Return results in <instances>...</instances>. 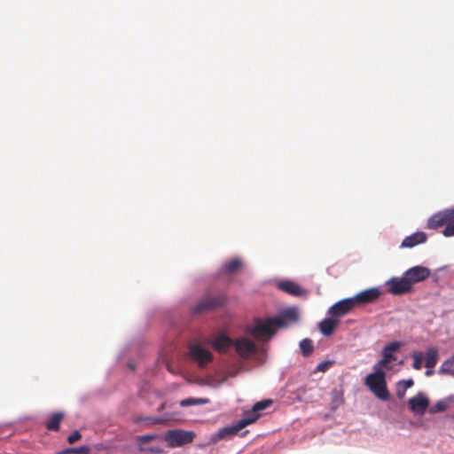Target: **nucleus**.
<instances>
[{
  "instance_id": "obj_20",
  "label": "nucleus",
  "mask_w": 454,
  "mask_h": 454,
  "mask_svg": "<svg viewBox=\"0 0 454 454\" xmlns=\"http://www.w3.org/2000/svg\"><path fill=\"white\" fill-rule=\"evenodd\" d=\"M439 350L436 347H429L424 354L425 366L427 369L434 368L438 362Z\"/></svg>"
},
{
  "instance_id": "obj_1",
  "label": "nucleus",
  "mask_w": 454,
  "mask_h": 454,
  "mask_svg": "<svg viewBox=\"0 0 454 454\" xmlns=\"http://www.w3.org/2000/svg\"><path fill=\"white\" fill-rule=\"evenodd\" d=\"M272 403V401L270 399H265L260 402H257L254 404L253 408L245 412L244 416L241 419L237 421L236 424H234L231 427H224L221 429L218 432V435L220 438H223L227 434H236L239 431L246 427L247 426L255 422L259 417V411H263L270 407Z\"/></svg>"
},
{
  "instance_id": "obj_27",
  "label": "nucleus",
  "mask_w": 454,
  "mask_h": 454,
  "mask_svg": "<svg viewBox=\"0 0 454 454\" xmlns=\"http://www.w3.org/2000/svg\"><path fill=\"white\" fill-rule=\"evenodd\" d=\"M413 359L412 368L415 370H420L422 368V361L424 358V353L419 351H414L411 354Z\"/></svg>"
},
{
  "instance_id": "obj_9",
  "label": "nucleus",
  "mask_w": 454,
  "mask_h": 454,
  "mask_svg": "<svg viewBox=\"0 0 454 454\" xmlns=\"http://www.w3.org/2000/svg\"><path fill=\"white\" fill-rule=\"evenodd\" d=\"M381 294V291L379 287H372L361 291L357 294L352 297V300L356 306L371 303L376 301Z\"/></svg>"
},
{
  "instance_id": "obj_31",
  "label": "nucleus",
  "mask_w": 454,
  "mask_h": 454,
  "mask_svg": "<svg viewBox=\"0 0 454 454\" xmlns=\"http://www.w3.org/2000/svg\"><path fill=\"white\" fill-rule=\"evenodd\" d=\"M207 399H201V398H187L183 401H181L180 404L182 406H191V405H196V404H204L207 403Z\"/></svg>"
},
{
  "instance_id": "obj_19",
  "label": "nucleus",
  "mask_w": 454,
  "mask_h": 454,
  "mask_svg": "<svg viewBox=\"0 0 454 454\" xmlns=\"http://www.w3.org/2000/svg\"><path fill=\"white\" fill-rule=\"evenodd\" d=\"M381 354L382 358L373 365V369H378L387 372L391 369L389 363L395 361L396 357L392 353L385 351L384 349H382Z\"/></svg>"
},
{
  "instance_id": "obj_13",
  "label": "nucleus",
  "mask_w": 454,
  "mask_h": 454,
  "mask_svg": "<svg viewBox=\"0 0 454 454\" xmlns=\"http://www.w3.org/2000/svg\"><path fill=\"white\" fill-rule=\"evenodd\" d=\"M236 352L242 357H248L249 356L256 353V346L254 343L247 339L242 338L234 341Z\"/></svg>"
},
{
  "instance_id": "obj_6",
  "label": "nucleus",
  "mask_w": 454,
  "mask_h": 454,
  "mask_svg": "<svg viewBox=\"0 0 454 454\" xmlns=\"http://www.w3.org/2000/svg\"><path fill=\"white\" fill-rule=\"evenodd\" d=\"M384 286L387 293L395 296L411 293L413 290L403 273L401 277L390 278L385 282Z\"/></svg>"
},
{
  "instance_id": "obj_33",
  "label": "nucleus",
  "mask_w": 454,
  "mask_h": 454,
  "mask_svg": "<svg viewBox=\"0 0 454 454\" xmlns=\"http://www.w3.org/2000/svg\"><path fill=\"white\" fill-rule=\"evenodd\" d=\"M402 344L401 342L399 341H393V342H390L389 344L386 345L383 349L385 351H387V352H390V353H394L397 350H399V348H401Z\"/></svg>"
},
{
  "instance_id": "obj_17",
  "label": "nucleus",
  "mask_w": 454,
  "mask_h": 454,
  "mask_svg": "<svg viewBox=\"0 0 454 454\" xmlns=\"http://www.w3.org/2000/svg\"><path fill=\"white\" fill-rule=\"evenodd\" d=\"M275 319L278 327H286L289 323L297 320V311L294 309H287Z\"/></svg>"
},
{
  "instance_id": "obj_3",
  "label": "nucleus",
  "mask_w": 454,
  "mask_h": 454,
  "mask_svg": "<svg viewBox=\"0 0 454 454\" xmlns=\"http://www.w3.org/2000/svg\"><path fill=\"white\" fill-rule=\"evenodd\" d=\"M446 225L442 231L445 237L454 236V208H447L433 215L427 221L429 229H437Z\"/></svg>"
},
{
  "instance_id": "obj_26",
  "label": "nucleus",
  "mask_w": 454,
  "mask_h": 454,
  "mask_svg": "<svg viewBox=\"0 0 454 454\" xmlns=\"http://www.w3.org/2000/svg\"><path fill=\"white\" fill-rule=\"evenodd\" d=\"M334 364H335V361L333 359H327V360L322 361L314 369V373L315 372H325L328 370H330V368H332Z\"/></svg>"
},
{
  "instance_id": "obj_11",
  "label": "nucleus",
  "mask_w": 454,
  "mask_h": 454,
  "mask_svg": "<svg viewBox=\"0 0 454 454\" xmlns=\"http://www.w3.org/2000/svg\"><path fill=\"white\" fill-rule=\"evenodd\" d=\"M408 403L413 413L422 416L428 408L429 399L424 393L419 392L415 396L411 397L408 400Z\"/></svg>"
},
{
  "instance_id": "obj_32",
  "label": "nucleus",
  "mask_w": 454,
  "mask_h": 454,
  "mask_svg": "<svg viewBox=\"0 0 454 454\" xmlns=\"http://www.w3.org/2000/svg\"><path fill=\"white\" fill-rule=\"evenodd\" d=\"M160 438V435L153 434H144V435H138L137 437V442L139 444H145L153 440Z\"/></svg>"
},
{
  "instance_id": "obj_36",
  "label": "nucleus",
  "mask_w": 454,
  "mask_h": 454,
  "mask_svg": "<svg viewBox=\"0 0 454 454\" xmlns=\"http://www.w3.org/2000/svg\"><path fill=\"white\" fill-rule=\"evenodd\" d=\"M146 420L152 421L153 424H160L161 422V419L158 418H147Z\"/></svg>"
},
{
  "instance_id": "obj_30",
  "label": "nucleus",
  "mask_w": 454,
  "mask_h": 454,
  "mask_svg": "<svg viewBox=\"0 0 454 454\" xmlns=\"http://www.w3.org/2000/svg\"><path fill=\"white\" fill-rule=\"evenodd\" d=\"M449 405L448 401L440 400L438 401L432 408H430L429 411L431 413L442 412L447 410Z\"/></svg>"
},
{
  "instance_id": "obj_16",
  "label": "nucleus",
  "mask_w": 454,
  "mask_h": 454,
  "mask_svg": "<svg viewBox=\"0 0 454 454\" xmlns=\"http://www.w3.org/2000/svg\"><path fill=\"white\" fill-rule=\"evenodd\" d=\"M427 240L426 233L422 231L415 232L410 236H407L401 243L403 248H411L417 245L423 244Z\"/></svg>"
},
{
  "instance_id": "obj_10",
  "label": "nucleus",
  "mask_w": 454,
  "mask_h": 454,
  "mask_svg": "<svg viewBox=\"0 0 454 454\" xmlns=\"http://www.w3.org/2000/svg\"><path fill=\"white\" fill-rule=\"evenodd\" d=\"M356 305L352 297L346 298L334 303L328 310V314L333 317L339 319V317L348 314Z\"/></svg>"
},
{
  "instance_id": "obj_12",
  "label": "nucleus",
  "mask_w": 454,
  "mask_h": 454,
  "mask_svg": "<svg viewBox=\"0 0 454 454\" xmlns=\"http://www.w3.org/2000/svg\"><path fill=\"white\" fill-rule=\"evenodd\" d=\"M190 356L196 361L200 366H204L212 361L213 356L207 349L202 348L199 344L190 347Z\"/></svg>"
},
{
  "instance_id": "obj_24",
  "label": "nucleus",
  "mask_w": 454,
  "mask_h": 454,
  "mask_svg": "<svg viewBox=\"0 0 454 454\" xmlns=\"http://www.w3.org/2000/svg\"><path fill=\"white\" fill-rule=\"evenodd\" d=\"M242 266V262L239 258L231 259L226 262L223 265V270L226 273H235Z\"/></svg>"
},
{
  "instance_id": "obj_29",
  "label": "nucleus",
  "mask_w": 454,
  "mask_h": 454,
  "mask_svg": "<svg viewBox=\"0 0 454 454\" xmlns=\"http://www.w3.org/2000/svg\"><path fill=\"white\" fill-rule=\"evenodd\" d=\"M343 403L342 395L338 390L332 392V409H337Z\"/></svg>"
},
{
  "instance_id": "obj_28",
  "label": "nucleus",
  "mask_w": 454,
  "mask_h": 454,
  "mask_svg": "<svg viewBox=\"0 0 454 454\" xmlns=\"http://www.w3.org/2000/svg\"><path fill=\"white\" fill-rule=\"evenodd\" d=\"M300 348L301 349L302 355L304 356H309L312 351V340L309 339H304L300 343Z\"/></svg>"
},
{
  "instance_id": "obj_25",
  "label": "nucleus",
  "mask_w": 454,
  "mask_h": 454,
  "mask_svg": "<svg viewBox=\"0 0 454 454\" xmlns=\"http://www.w3.org/2000/svg\"><path fill=\"white\" fill-rule=\"evenodd\" d=\"M90 449L88 446L68 448L59 451L58 454H90Z\"/></svg>"
},
{
  "instance_id": "obj_15",
  "label": "nucleus",
  "mask_w": 454,
  "mask_h": 454,
  "mask_svg": "<svg viewBox=\"0 0 454 454\" xmlns=\"http://www.w3.org/2000/svg\"><path fill=\"white\" fill-rule=\"evenodd\" d=\"M213 348L219 353H225L234 344V340L224 333H221L211 340Z\"/></svg>"
},
{
  "instance_id": "obj_4",
  "label": "nucleus",
  "mask_w": 454,
  "mask_h": 454,
  "mask_svg": "<svg viewBox=\"0 0 454 454\" xmlns=\"http://www.w3.org/2000/svg\"><path fill=\"white\" fill-rule=\"evenodd\" d=\"M195 438L192 431L184 429H172L165 433L163 439L169 448H177L192 443Z\"/></svg>"
},
{
  "instance_id": "obj_37",
  "label": "nucleus",
  "mask_w": 454,
  "mask_h": 454,
  "mask_svg": "<svg viewBox=\"0 0 454 454\" xmlns=\"http://www.w3.org/2000/svg\"><path fill=\"white\" fill-rule=\"evenodd\" d=\"M433 369L434 368L427 369V371L425 372L426 376L429 377V376L433 375V373H434V370Z\"/></svg>"
},
{
  "instance_id": "obj_5",
  "label": "nucleus",
  "mask_w": 454,
  "mask_h": 454,
  "mask_svg": "<svg viewBox=\"0 0 454 454\" xmlns=\"http://www.w3.org/2000/svg\"><path fill=\"white\" fill-rule=\"evenodd\" d=\"M277 328L279 327L276 323L275 317L265 320L258 318L254 321L251 333L257 340L270 339L275 333Z\"/></svg>"
},
{
  "instance_id": "obj_34",
  "label": "nucleus",
  "mask_w": 454,
  "mask_h": 454,
  "mask_svg": "<svg viewBox=\"0 0 454 454\" xmlns=\"http://www.w3.org/2000/svg\"><path fill=\"white\" fill-rule=\"evenodd\" d=\"M82 438V434L79 431L75 430L72 434H70L67 438V442L70 444L74 443Z\"/></svg>"
},
{
  "instance_id": "obj_8",
  "label": "nucleus",
  "mask_w": 454,
  "mask_h": 454,
  "mask_svg": "<svg viewBox=\"0 0 454 454\" xmlns=\"http://www.w3.org/2000/svg\"><path fill=\"white\" fill-rule=\"evenodd\" d=\"M431 271L427 267L421 265L411 267L403 272L411 287L415 284L427 279Z\"/></svg>"
},
{
  "instance_id": "obj_35",
  "label": "nucleus",
  "mask_w": 454,
  "mask_h": 454,
  "mask_svg": "<svg viewBox=\"0 0 454 454\" xmlns=\"http://www.w3.org/2000/svg\"><path fill=\"white\" fill-rule=\"evenodd\" d=\"M139 450L141 452H148V453H155V454H160L162 453V450L159 447H152V448H139Z\"/></svg>"
},
{
  "instance_id": "obj_22",
  "label": "nucleus",
  "mask_w": 454,
  "mask_h": 454,
  "mask_svg": "<svg viewBox=\"0 0 454 454\" xmlns=\"http://www.w3.org/2000/svg\"><path fill=\"white\" fill-rule=\"evenodd\" d=\"M438 373L442 375H454V354L441 364Z\"/></svg>"
},
{
  "instance_id": "obj_21",
  "label": "nucleus",
  "mask_w": 454,
  "mask_h": 454,
  "mask_svg": "<svg viewBox=\"0 0 454 454\" xmlns=\"http://www.w3.org/2000/svg\"><path fill=\"white\" fill-rule=\"evenodd\" d=\"M64 418L62 412H55L49 416L45 427L50 431H59V424Z\"/></svg>"
},
{
  "instance_id": "obj_23",
  "label": "nucleus",
  "mask_w": 454,
  "mask_h": 454,
  "mask_svg": "<svg viewBox=\"0 0 454 454\" xmlns=\"http://www.w3.org/2000/svg\"><path fill=\"white\" fill-rule=\"evenodd\" d=\"M414 384L412 379L402 380L396 383V395L398 398H403L405 395L406 390L411 387Z\"/></svg>"
},
{
  "instance_id": "obj_14",
  "label": "nucleus",
  "mask_w": 454,
  "mask_h": 454,
  "mask_svg": "<svg viewBox=\"0 0 454 454\" xmlns=\"http://www.w3.org/2000/svg\"><path fill=\"white\" fill-rule=\"evenodd\" d=\"M277 287L293 296H302L307 294L301 286L291 280H280L277 283Z\"/></svg>"
},
{
  "instance_id": "obj_18",
  "label": "nucleus",
  "mask_w": 454,
  "mask_h": 454,
  "mask_svg": "<svg viewBox=\"0 0 454 454\" xmlns=\"http://www.w3.org/2000/svg\"><path fill=\"white\" fill-rule=\"evenodd\" d=\"M338 324L339 319L330 316L318 324V328L324 336H330L333 334V330L338 325Z\"/></svg>"
},
{
  "instance_id": "obj_2",
  "label": "nucleus",
  "mask_w": 454,
  "mask_h": 454,
  "mask_svg": "<svg viewBox=\"0 0 454 454\" xmlns=\"http://www.w3.org/2000/svg\"><path fill=\"white\" fill-rule=\"evenodd\" d=\"M373 371L365 377L364 384L377 398L381 401H387L390 395L387 387V372L378 369H373Z\"/></svg>"
},
{
  "instance_id": "obj_7",
  "label": "nucleus",
  "mask_w": 454,
  "mask_h": 454,
  "mask_svg": "<svg viewBox=\"0 0 454 454\" xmlns=\"http://www.w3.org/2000/svg\"><path fill=\"white\" fill-rule=\"evenodd\" d=\"M226 298L223 294L206 295L193 308L192 312L195 314L211 310L221 307L224 304Z\"/></svg>"
}]
</instances>
